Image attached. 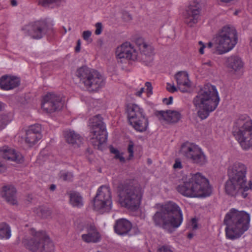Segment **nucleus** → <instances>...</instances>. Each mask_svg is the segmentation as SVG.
Segmentation results:
<instances>
[{
	"mask_svg": "<svg viewBox=\"0 0 252 252\" xmlns=\"http://www.w3.org/2000/svg\"><path fill=\"white\" fill-rule=\"evenodd\" d=\"M247 166L240 162H235L227 168L228 180L225 183V191L231 196L247 197L248 191L252 189V182L247 184Z\"/></svg>",
	"mask_w": 252,
	"mask_h": 252,
	"instance_id": "1",
	"label": "nucleus"
},
{
	"mask_svg": "<svg viewBox=\"0 0 252 252\" xmlns=\"http://www.w3.org/2000/svg\"><path fill=\"white\" fill-rule=\"evenodd\" d=\"M183 220L182 212L180 207L172 201L167 202L160 206L152 217L154 225L167 231L173 232V229L180 226Z\"/></svg>",
	"mask_w": 252,
	"mask_h": 252,
	"instance_id": "2",
	"label": "nucleus"
},
{
	"mask_svg": "<svg viewBox=\"0 0 252 252\" xmlns=\"http://www.w3.org/2000/svg\"><path fill=\"white\" fill-rule=\"evenodd\" d=\"M220 100L216 87L207 84L200 89L192 103L198 109V116L204 120L208 117L210 112L216 109Z\"/></svg>",
	"mask_w": 252,
	"mask_h": 252,
	"instance_id": "3",
	"label": "nucleus"
},
{
	"mask_svg": "<svg viewBox=\"0 0 252 252\" xmlns=\"http://www.w3.org/2000/svg\"><path fill=\"white\" fill-rule=\"evenodd\" d=\"M135 44L140 51L139 54L130 43L125 42L117 48L116 52L117 57L120 59L139 61L149 65L153 60L154 48L145 42L142 38L136 39Z\"/></svg>",
	"mask_w": 252,
	"mask_h": 252,
	"instance_id": "4",
	"label": "nucleus"
},
{
	"mask_svg": "<svg viewBox=\"0 0 252 252\" xmlns=\"http://www.w3.org/2000/svg\"><path fill=\"white\" fill-rule=\"evenodd\" d=\"M250 216L244 211L232 208L226 214L223 222L226 226V237L230 240L239 238L249 228Z\"/></svg>",
	"mask_w": 252,
	"mask_h": 252,
	"instance_id": "5",
	"label": "nucleus"
},
{
	"mask_svg": "<svg viewBox=\"0 0 252 252\" xmlns=\"http://www.w3.org/2000/svg\"><path fill=\"white\" fill-rule=\"evenodd\" d=\"M177 190L183 195L189 197H206L211 192L208 179L200 173L188 175L183 184L178 186Z\"/></svg>",
	"mask_w": 252,
	"mask_h": 252,
	"instance_id": "6",
	"label": "nucleus"
},
{
	"mask_svg": "<svg viewBox=\"0 0 252 252\" xmlns=\"http://www.w3.org/2000/svg\"><path fill=\"white\" fill-rule=\"evenodd\" d=\"M120 201L122 206L131 210H136L139 207L143 190L137 183L129 182L118 187Z\"/></svg>",
	"mask_w": 252,
	"mask_h": 252,
	"instance_id": "7",
	"label": "nucleus"
},
{
	"mask_svg": "<svg viewBox=\"0 0 252 252\" xmlns=\"http://www.w3.org/2000/svg\"><path fill=\"white\" fill-rule=\"evenodd\" d=\"M232 133L244 149L252 148V120L249 117L240 116L234 122Z\"/></svg>",
	"mask_w": 252,
	"mask_h": 252,
	"instance_id": "8",
	"label": "nucleus"
},
{
	"mask_svg": "<svg viewBox=\"0 0 252 252\" xmlns=\"http://www.w3.org/2000/svg\"><path fill=\"white\" fill-rule=\"evenodd\" d=\"M76 75L80 80V83L89 92H96L104 85L103 78L100 73L87 66L79 68Z\"/></svg>",
	"mask_w": 252,
	"mask_h": 252,
	"instance_id": "9",
	"label": "nucleus"
},
{
	"mask_svg": "<svg viewBox=\"0 0 252 252\" xmlns=\"http://www.w3.org/2000/svg\"><path fill=\"white\" fill-rule=\"evenodd\" d=\"M236 30L233 27H223L215 38L216 50L220 55L233 48L237 42Z\"/></svg>",
	"mask_w": 252,
	"mask_h": 252,
	"instance_id": "10",
	"label": "nucleus"
},
{
	"mask_svg": "<svg viewBox=\"0 0 252 252\" xmlns=\"http://www.w3.org/2000/svg\"><path fill=\"white\" fill-rule=\"evenodd\" d=\"M33 237L30 239H26L23 242L27 249L33 252L39 251L42 252H52L54 245L46 235L44 231L35 232L34 229L31 230Z\"/></svg>",
	"mask_w": 252,
	"mask_h": 252,
	"instance_id": "11",
	"label": "nucleus"
},
{
	"mask_svg": "<svg viewBox=\"0 0 252 252\" xmlns=\"http://www.w3.org/2000/svg\"><path fill=\"white\" fill-rule=\"evenodd\" d=\"M91 133L93 134L91 143L98 149L106 141L107 133L105 126L100 115H97L90 119Z\"/></svg>",
	"mask_w": 252,
	"mask_h": 252,
	"instance_id": "12",
	"label": "nucleus"
},
{
	"mask_svg": "<svg viewBox=\"0 0 252 252\" xmlns=\"http://www.w3.org/2000/svg\"><path fill=\"white\" fill-rule=\"evenodd\" d=\"M180 153L192 163L199 166L205 165L208 161L202 150L192 143L186 142L183 143L181 147Z\"/></svg>",
	"mask_w": 252,
	"mask_h": 252,
	"instance_id": "13",
	"label": "nucleus"
},
{
	"mask_svg": "<svg viewBox=\"0 0 252 252\" xmlns=\"http://www.w3.org/2000/svg\"><path fill=\"white\" fill-rule=\"evenodd\" d=\"M127 118L129 124L137 131H145L148 126V119L143 114V110L137 105L129 104L127 106Z\"/></svg>",
	"mask_w": 252,
	"mask_h": 252,
	"instance_id": "14",
	"label": "nucleus"
},
{
	"mask_svg": "<svg viewBox=\"0 0 252 252\" xmlns=\"http://www.w3.org/2000/svg\"><path fill=\"white\" fill-rule=\"evenodd\" d=\"M112 203L110 188L105 186L99 187L93 200L94 209L101 214L109 212L112 209Z\"/></svg>",
	"mask_w": 252,
	"mask_h": 252,
	"instance_id": "15",
	"label": "nucleus"
},
{
	"mask_svg": "<svg viewBox=\"0 0 252 252\" xmlns=\"http://www.w3.org/2000/svg\"><path fill=\"white\" fill-rule=\"evenodd\" d=\"M64 103V99H63L62 96L50 93L44 96L41 107L45 112L52 113L61 110Z\"/></svg>",
	"mask_w": 252,
	"mask_h": 252,
	"instance_id": "16",
	"label": "nucleus"
},
{
	"mask_svg": "<svg viewBox=\"0 0 252 252\" xmlns=\"http://www.w3.org/2000/svg\"><path fill=\"white\" fill-rule=\"evenodd\" d=\"M201 8L200 4L196 1L192 2L184 13V22L189 27H193L198 23Z\"/></svg>",
	"mask_w": 252,
	"mask_h": 252,
	"instance_id": "17",
	"label": "nucleus"
},
{
	"mask_svg": "<svg viewBox=\"0 0 252 252\" xmlns=\"http://www.w3.org/2000/svg\"><path fill=\"white\" fill-rule=\"evenodd\" d=\"M23 30L26 35L31 36L34 39H40L46 33L48 26L44 21H38L32 25L26 26Z\"/></svg>",
	"mask_w": 252,
	"mask_h": 252,
	"instance_id": "18",
	"label": "nucleus"
},
{
	"mask_svg": "<svg viewBox=\"0 0 252 252\" xmlns=\"http://www.w3.org/2000/svg\"><path fill=\"white\" fill-rule=\"evenodd\" d=\"M155 115L159 120H163L168 123H177L181 119V114L179 112L170 110L156 111Z\"/></svg>",
	"mask_w": 252,
	"mask_h": 252,
	"instance_id": "19",
	"label": "nucleus"
},
{
	"mask_svg": "<svg viewBox=\"0 0 252 252\" xmlns=\"http://www.w3.org/2000/svg\"><path fill=\"white\" fill-rule=\"evenodd\" d=\"M87 233L82 235V240L87 243H97L100 240V235L93 224H88L86 227Z\"/></svg>",
	"mask_w": 252,
	"mask_h": 252,
	"instance_id": "20",
	"label": "nucleus"
},
{
	"mask_svg": "<svg viewBox=\"0 0 252 252\" xmlns=\"http://www.w3.org/2000/svg\"><path fill=\"white\" fill-rule=\"evenodd\" d=\"M178 87L183 93L187 92L191 87L190 82L189 79L188 74L185 71H179L175 75Z\"/></svg>",
	"mask_w": 252,
	"mask_h": 252,
	"instance_id": "21",
	"label": "nucleus"
},
{
	"mask_svg": "<svg viewBox=\"0 0 252 252\" xmlns=\"http://www.w3.org/2000/svg\"><path fill=\"white\" fill-rule=\"evenodd\" d=\"M16 192V190L14 187L12 186H5L2 188L1 195L8 203L15 205L17 202Z\"/></svg>",
	"mask_w": 252,
	"mask_h": 252,
	"instance_id": "22",
	"label": "nucleus"
},
{
	"mask_svg": "<svg viewBox=\"0 0 252 252\" xmlns=\"http://www.w3.org/2000/svg\"><path fill=\"white\" fill-rule=\"evenodd\" d=\"M20 80L18 78L3 76L0 79V87L1 89L9 90L19 86Z\"/></svg>",
	"mask_w": 252,
	"mask_h": 252,
	"instance_id": "23",
	"label": "nucleus"
},
{
	"mask_svg": "<svg viewBox=\"0 0 252 252\" xmlns=\"http://www.w3.org/2000/svg\"><path fill=\"white\" fill-rule=\"evenodd\" d=\"M131 227L130 222L124 219L117 220L114 225L115 232L121 235L127 234L130 231Z\"/></svg>",
	"mask_w": 252,
	"mask_h": 252,
	"instance_id": "24",
	"label": "nucleus"
},
{
	"mask_svg": "<svg viewBox=\"0 0 252 252\" xmlns=\"http://www.w3.org/2000/svg\"><path fill=\"white\" fill-rule=\"evenodd\" d=\"M2 156L5 159L20 163L23 161V158L21 155L15 152V151L9 149L7 147H3L0 150Z\"/></svg>",
	"mask_w": 252,
	"mask_h": 252,
	"instance_id": "25",
	"label": "nucleus"
},
{
	"mask_svg": "<svg viewBox=\"0 0 252 252\" xmlns=\"http://www.w3.org/2000/svg\"><path fill=\"white\" fill-rule=\"evenodd\" d=\"M64 136L66 141L72 145L79 146L83 141L82 137L73 130L64 131Z\"/></svg>",
	"mask_w": 252,
	"mask_h": 252,
	"instance_id": "26",
	"label": "nucleus"
},
{
	"mask_svg": "<svg viewBox=\"0 0 252 252\" xmlns=\"http://www.w3.org/2000/svg\"><path fill=\"white\" fill-rule=\"evenodd\" d=\"M226 65L229 68L236 71L240 70L243 67L244 63L239 56H232L227 58Z\"/></svg>",
	"mask_w": 252,
	"mask_h": 252,
	"instance_id": "27",
	"label": "nucleus"
},
{
	"mask_svg": "<svg viewBox=\"0 0 252 252\" xmlns=\"http://www.w3.org/2000/svg\"><path fill=\"white\" fill-rule=\"evenodd\" d=\"M68 194L69 197V203L73 207L80 208L83 206V199L79 192L71 191Z\"/></svg>",
	"mask_w": 252,
	"mask_h": 252,
	"instance_id": "28",
	"label": "nucleus"
},
{
	"mask_svg": "<svg viewBox=\"0 0 252 252\" xmlns=\"http://www.w3.org/2000/svg\"><path fill=\"white\" fill-rule=\"evenodd\" d=\"M41 136L36 135L30 131H26L25 142L30 147L34 145L40 138Z\"/></svg>",
	"mask_w": 252,
	"mask_h": 252,
	"instance_id": "29",
	"label": "nucleus"
},
{
	"mask_svg": "<svg viewBox=\"0 0 252 252\" xmlns=\"http://www.w3.org/2000/svg\"><path fill=\"white\" fill-rule=\"evenodd\" d=\"M11 236V230L9 226L6 223L0 224V238L9 239Z\"/></svg>",
	"mask_w": 252,
	"mask_h": 252,
	"instance_id": "30",
	"label": "nucleus"
},
{
	"mask_svg": "<svg viewBox=\"0 0 252 252\" xmlns=\"http://www.w3.org/2000/svg\"><path fill=\"white\" fill-rule=\"evenodd\" d=\"M36 214L43 218H47L51 214V210L45 206H39L36 209Z\"/></svg>",
	"mask_w": 252,
	"mask_h": 252,
	"instance_id": "31",
	"label": "nucleus"
},
{
	"mask_svg": "<svg viewBox=\"0 0 252 252\" xmlns=\"http://www.w3.org/2000/svg\"><path fill=\"white\" fill-rule=\"evenodd\" d=\"M73 174L71 172H61L60 178L64 181L71 182L73 180Z\"/></svg>",
	"mask_w": 252,
	"mask_h": 252,
	"instance_id": "32",
	"label": "nucleus"
},
{
	"mask_svg": "<svg viewBox=\"0 0 252 252\" xmlns=\"http://www.w3.org/2000/svg\"><path fill=\"white\" fill-rule=\"evenodd\" d=\"M41 130V125L39 124H35L34 125L31 126L29 129L27 131H30L31 132H33L34 134L36 135H38L40 136H41L40 132Z\"/></svg>",
	"mask_w": 252,
	"mask_h": 252,
	"instance_id": "33",
	"label": "nucleus"
},
{
	"mask_svg": "<svg viewBox=\"0 0 252 252\" xmlns=\"http://www.w3.org/2000/svg\"><path fill=\"white\" fill-rule=\"evenodd\" d=\"M9 120L8 117L6 115H2L0 117V130L4 128L9 123Z\"/></svg>",
	"mask_w": 252,
	"mask_h": 252,
	"instance_id": "34",
	"label": "nucleus"
},
{
	"mask_svg": "<svg viewBox=\"0 0 252 252\" xmlns=\"http://www.w3.org/2000/svg\"><path fill=\"white\" fill-rule=\"evenodd\" d=\"M96 28L95 31V34L96 35H99L101 34L102 31V24L100 22L96 23L95 25Z\"/></svg>",
	"mask_w": 252,
	"mask_h": 252,
	"instance_id": "35",
	"label": "nucleus"
},
{
	"mask_svg": "<svg viewBox=\"0 0 252 252\" xmlns=\"http://www.w3.org/2000/svg\"><path fill=\"white\" fill-rule=\"evenodd\" d=\"M127 150L129 154L128 159H130L133 156V144L132 142L129 144Z\"/></svg>",
	"mask_w": 252,
	"mask_h": 252,
	"instance_id": "36",
	"label": "nucleus"
},
{
	"mask_svg": "<svg viewBox=\"0 0 252 252\" xmlns=\"http://www.w3.org/2000/svg\"><path fill=\"white\" fill-rule=\"evenodd\" d=\"M157 252H173L168 246H163L158 249Z\"/></svg>",
	"mask_w": 252,
	"mask_h": 252,
	"instance_id": "37",
	"label": "nucleus"
},
{
	"mask_svg": "<svg viewBox=\"0 0 252 252\" xmlns=\"http://www.w3.org/2000/svg\"><path fill=\"white\" fill-rule=\"evenodd\" d=\"M173 167L174 169H181L183 168L182 162L179 158H176L175 159V162L174 164Z\"/></svg>",
	"mask_w": 252,
	"mask_h": 252,
	"instance_id": "38",
	"label": "nucleus"
},
{
	"mask_svg": "<svg viewBox=\"0 0 252 252\" xmlns=\"http://www.w3.org/2000/svg\"><path fill=\"white\" fill-rule=\"evenodd\" d=\"M145 86L147 87V94L150 95L153 94L152 84L150 82H147L145 83Z\"/></svg>",
	"mask_w": 252,
	"mask_h": 252,
	"instance_id": "39",
	"label": "nucleus"
},
{
	"mask_svg": "<svg viewBox=\"0 0 252 252\" xmlns=\"http://www.w3.org/2000/svg\"><path fill=\"white\" fill-rule=\"evenodd\" d=\"M166 89L168 92L171 93H174L177 91V88L174 85H171L169 83H167Z\"/></svg>",
	"mask_w": 252,
	"mask_h": 252,
	"instance_id": "40",
	"label": "nucleus"
},
{
	"mask_svg": "<svg viewBox=\"0 0 252 252\" xmlns=\"http://www.w3.org/2000/svg\"><path fill=\"white\" fill-rule=\"evenodd\" d=\"M91 34H92L91 32H90L89 31H84L83 32L82 36H83L84 39L87 40L89 39V38L91 36Z\"/></svg>",
	"mask_w": 252,
	"mask_h": 252,
	"instance_id": "41",
	"label": "nucleus"
},
{
	"mask_svg": "<svg viewBox=\"0 0 252 252\" xmlns=\"http://www.w3.org/2000/svg\"><path fill=\"white\" fill-rule=\"evenodd\" d=\"M115 158L118 159L122 162H125V158L123 156L122 154H120V152L119 154H116L114 157Z\"/></svg>",
	"mask_w": 252,
	"mask_h": 252,
	"instance_id": "42",
	"label": "nucleus"
},
{
	"mask_svg": "<svg viewBox=\"0 0 252 252\" xmlns=\"http://www.w3.org/2000/svg\"><path fill=\"white\" fill-rule=\"evenodd\" d=\"M198 44L200 46V47L199 49V52L200 54H203L204 49L206 47V46L201 41H199Z\"/></svg>",
	"mask_w": 252,
	"mask_h": 252,
	"instance_id": "43",
	"label": "nucleus"
},
{
	"mask_svg": "<svg viewBox=\"0 0 252 252\" xmlns=\"http://www.w3.org/2000/svg\"><path fill=\"white\" fill-rule=\"evenodd\" d=\"M173 101V97L172 96L169 97L168 99L164 98L163 99V102L166 104V105H169L172 103Z\"/></svg>",
	"mask_w": 252,
	"mask_h": 252,
	"instance_id": "44",
	"label": "nucleus"
},
{
	"mask_svg": "<svg viewBox=\"0 0 252 252\" xmlns=\"http://www.w3.org/2000/svg\"><path fill=\"white\" fill-rule=\"evenodd\" d=\"M191 223L193 229H196L197 228V220L195 218H192L191 219Z\"/></svg>",
	"mask_w": 252,
	"mask_h": 252,
	"instance_id": "45",
	"label": "nucleus"
},
{
	"mask_svg": "<svg viewBox=\"0 0 252 252\" xmlns=\"http://www.w3.org/2000/svg\"><path fill=\"white\" fill-rule=\"evenodd\" d=\"M110 150L111 153L114 154L115 155L116 154H119V153L120 152L118 149H115V148H114L112 146H111L110 147Z\"/></svg>",
	"mask_w": 252,
	"mask_h": 252,
	"instance_id": "46",
	"label": "nucleus"
},
{
	"mask_svg": "<svg viewBox=\"0 0 252 252\" xmlns=\"http://www.w3.org/2000/svg\"><path fill=\"white\" fill-rule=\"evenodd\" d=\"M81 41L80 39L77 40V45L75 47V50L76 52H79L80 51Z\"/></svg>",
	"mask_w": 252,
	"mask_h": 252,
	"instance_id": "47",
	"label": "nucleus"
},
{
	"mask_svg": "<svg viewBox=\"0 0 252 252\" xmlns=\"http://www.w3.org/2000/svg\"><path fill=\"white\" fill-rule=\"evenodd\" d=\"M144 90V88H141L140 90L137 92V94H136L137 95L140 96L141 94L143 93Z\"/></svg>",
	"mask_w": 252,
	"mask_h": 252,
	"instance_id": "48",
	"label": "nucleus"
},
{
	"mask_svg": "<svg viewBox=\"0 0 252 252\" xmlns=\"http://www.w3.org/2000/svg\"><path fill=\"white\" fill-rule=\"evenodd\" d=\"M56 186L54 184H52L50 187V189L51 191H54L56 189Z\"/></svg>",
	"mask_w": 252,
	"mask_h": 252,
	"instance_id": "49",
	"label": "nucleus"
},
{
	"mask_svg": "<svg viewBox=\"0 0 252 252\" xmlns=\"http://www.w3.org/2000/svg\"><path fill=\"white\" fill-rule=\"evenodd\" d=\"M11 4L13 6H15L17 5V1L16 0H11Z\"/></svg>",
	"mask_w": 252,
	"mask_h": 252,
	"instance_id": "50",
	"label": "nucleus"
},
{
	"mask_svg": "<svg viewBox=\"0 0 252 252\" xmlns=\"http://www.w3.org/2000/svg\"><path fill=\"white\" fill-rule=\"evenodd\" d=\"M203 64L211 66L212 65V63L211 61H208L207 62L203 63Z\"/></svg>",
	"mask_w": 252,
	"mask_h": 252,
	"instance_id": "51",
	"label": "nucleus"
},
{
	"mask_svg": "<svg viewBox=\"0 0 252 252\" xmlns=\"http://www.w3.org/2000/svg\"><path fill=\"white\" fill-rule=\"evenodd\" d=\"M213 46V43L211 42H209L208 44H207V47L208 48H212Z\"/></svg>",
	"mask_w": 252,
	"mask_h": 252,
	"instance_id": "52",
	"label": "nucleus"
},
{
	"mask_svg": "<svg viewBox=\"0 0 252 252\" xmlns=\"http://www.w3.org/2000/svg\"><path fill=\"white\" fill-rule=\"evenodd\" d=\"M193 236V234L191 233H189L188 235V238L189 239H191Z\"/></svg>",
	"mask_w": 252,
	"mask_h": 252,
	"instance_id": "53",
	"label": "nucleus"
},
{
	"mask_svg": "<svg viewBox=\"0 0 252 252\" xmlns=\"http://www.w3.org/2000/svg\"><path fill=\"white\" fill-rule=\"evenodd\" d=\"M2 103L1 102H0V111H1L2 110Z\"/></svg>",
	"mask_w": 252,
	"mask_h": 252,
	"instance_id": "54",
	"label": "nucleus"
}]
</instances>
